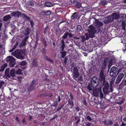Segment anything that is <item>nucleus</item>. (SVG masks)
Segmentation results:
<instances>
[{"instance_id":"5fc2aeb1","label":"nucleus","mask_w":126,"mask_h":126,"mask_svg":"<svg viewBox=\"0 0 126 126\" xmlns=\"http://www.w3.org/2000/svg\"><path fill=\"white\" fill-rule=\"evenodd\" d=\"M61 8H57L56 9V13H59L61 11Z\"/></svg>"},{"instance_id":"79ce46f5","label":"nucleus","mask_w":126,"mask_h":126,"mask_svg":"<svg viewBox=\"0 0 126 126\" xmlns=\"http://www.w3.org/2000/svg\"><path fill=\"white\" fill-rule=\"evenodd\" d=\"M4 82L3 81H1L0 82V88H3V86L4 84Z\"/></svg>"},{"instance_id":"9d476101","label":"nucleus","mask_w":126,"mask_h":126,"mask_svg":"<svg viewBox=\"0 0 126 126\" xmlns=\"http://www.w3.org/2000/svg\"><path fill=\"white\" fill-rule=\"evenodd\" d=\"M124 76V74L123 73H120L117 77L115 81V83L118 84L121 81Z\"/></svg>"},{"instance_id":"f704fd0d","label":"nucleus","mask_w":126,"mask_h":126,"mask_svg":"<svg viewBox=\"0 0 126 126\" xmlns=\"http://www.w3.org/2000/svg\"><path fill=\"white\" fill-rule=\"evenodd\" d=\"M22 70L20 69H18L17 70L16 72V74L18 75H22L23 73H22Z\"/></svg>"},{"instance_id":"0e129e2a","label":"nucleus","mask_w":126,"mask_h":126,"mask_svg":"<svg viewBox=\"0 0 126 126\" xmlns=\"http://www.w3.org/2000/svg\"><path fill=\"white\" fill-rule=\"evenodd\" d=\"M57 117V115H54L53 117L50 119V120H54Z\"/></svg>"},{"instance_id":"c756f323","label":"nucleus","mask_w":126,"mask_h":126,"mask_svg":"<svg viewBox=\"0 0 126 126\" xmlns=\"http://www.w3.org/2000/svg\"><path fill=\"white\" fill-rule=\"evenodd\" d=\"M76 31L78 32L80 31L82 29V27L80 25H78L76 27Z\"/></svg>"},{"instance_id":"338daca9","label":"nucleus","mask_w":126,"mask_h":126,"mask_svg":"<svg viewBox=\"0 0 126 126\" xmlns=\"http://www.w3.org/2000/svg\"><path fill=\"white\" fill-rule=\"evenodd\" d=\"M29 38V36H26L23 39V40L26 41Z\"/></svg>"},{"instance_id":"39448f33","label":"nucleus","mask_w":126,"mask_h":126,"mask_svg":"<svg viewBox=\"0 0 126 126\" xmlns=\"http://www.w3.org/2000/svg\"><path fill=\"white\" fill-rule=\"evenodd\" d=\"M119 73V72L117 68L113 66L112 67L110 71V75L112 77L115 78Z\"/></svg>"},{"instance_id":"7c9ffc66","label":"nucleus","mask_w":126,"mask_h":126,"mask_svg":"<svg viewBox=\"0 0 126 126\" xmlns=\"http://www.w3.org/2000/svg\"><path fill=\"white\" fill-rule=\"evenodd\" d=\"M44 13L45 15L47 16H49L51 14V11L49 10L45 11Z\"/></svg>"},{"instance_id":"69168bd1","label":"nucleus","mask_w":126,"mask_h":126,"mask_svg":"<svg viewBox=\"0 0 126 126\" xmlns=\"http://www.w3.org/2000/svg\"><path fill=\"white\" fill-rule=\"evenodd\" d=\"M123 83L122 82L119 85V88L120 89H122V88L123 87Z\"/></svg>"},{"instance_id":"1a4fd4ad","label":"nucleus","mask_w":126,"mask_h":126,"mask_svg":"<svg viewBox=\"0 0 126 126\" xmlns=\"http://www.w3.org/2000/svg\"><path fill=\"white\" fill-rule=\"evenodd\" d=\"M102 88L99 87V88H96L93 89V94L94 96L97 97L98 96L100 91H101Z\"/></svg>"},{"instance_id":"393cba45","label":"nucleus","mask_w":126,"mask_h":126,"mask_svg":"<svg viewBox=\"0 0 126 126\" xmlns=\"http://www.w3.org/2000/svg\"><path fill=\"white\" fill-rule=\"evenodd\" d=\"M61 55V57L62 58H64L66 55L67 53L66 51H62L60 52Z\"/></svg>"},{"instance_id":"a211bd4d","label":"nucleus","mask_w":126,"mask_h":126,"mask_svg":"<svg viewBox=\"0 0 126 126\" xmlns=\"http://www.w3.org/2000/svg\"><path fill=\"white\" fill-rule=\"evenodd\" d=\"M11 18L10 15H8L4 16L3 17V21L4 22L7 21Z\"/></svg>"},{"instance_id":"dca6fc26","label":"nucleus","mask_w":126,"mask_h":126,"mask_svg":"<svg viewBox=\"0 0 126 126\" xmlns=\"http://www.w3.org/2000/svg\"><path fill=\"white\" fill-rule=\"evenodd\" d=\"M68 103L67 105L69 108L70 109H72L74 106V102L73 101L68 100Z\"/></svg>"},{"instance_id":"0eeeda50","label":"nucleus","mask_w":126,"mask_h":126,"mask_svg":"<svg viewBox=\"0 0 126 126\" xmlns=\"http://www.w3.org/2000/svg\"><path fill=\"white\" fill-rule=\"evenodd\" d=\"M99 80L102 84L105 83L107 82L106 81L105 76L104 74V71L102 70H101L99 73Z\"/></svg>"},{"instance_id":"3c124183","label":"nucleus","mask_w":126,"mask_h":126,"mask_svg":"<svg viewBox=\"0 0 126 126\" xmlns=\"http://www.w3.org/2000/svg\"><path fill=\"white\" fill-rule=\"evenodd\" d=\"M108 2L106 0H103L101 2L102 4L103 5H105L106 4H107Z\"/></svg>"},{"instance_id":"c03bdc74","label":"nucleus","mask_w":126,"mask_h":126,"mask_svg":"<svg viewBox=\"0 0 126 126\" xmlns=\"http://www.w3.org/2000/svg\"><path fill=\"white\" fill-rule=\"evenodd\" d=\"M26 41L23 40L21 42V46L22 47L26 45Z\"/></svg>"},{"instance_id":"ddd939ff","label":"nucleus","mask_w":126,"mask_h":126,"mask_svg":"<svg viewBox=\"0 0 126 126\" xmlns=\"http://www.w3.org/2000/svg\"><path fill=\"white\" fill-rule=\"evenodd\" d=\"M97 86L96 85H95L92 82L89 83L87 86V88L90 91H92L94 88Z\"/></svg>"},{"instance_id":"4c0bfd02","label":"nucleus","mask_w":126,"mask_h":126,"mask_svg":"<svg viewBox=\"0 0 126 126\" xmlns=\"http://www.w3.org/2000/svg\"><path fill=\"white\" fill-rule=\"evenodd\" d=\"M34 88L31 85L29 86L28 87V91L29 92H31Z\"/></svg>"},{"instance_id":"c85d7f7f","label":"nucleus","mask_w":126,"mask_h":126,"mask_svg":"<svg viewBox=\"0 0 126 126\" xmlns=\"http://www.w3.org/2000/svg\"><path fill=\"white\" fill-rule=\"evenodd\" d=\"M68 34V32H67L65 33L63 36H62V40H64L65 39H66Z\"/></svg>"},{"instance_id":"412c9836","label":"nucleus","mask_w":126,"mask_h":126,"mask_svg":"<svg viewBox=\"0 0 126 126\" xmlns=\"http://www.w3.org/2000/svg\"><path fill=\"white\" fill-rule=\"evenodd\" d=\"M64 42V40H62L61 41V50L62 51H63L65 48V46Z\"/></svg>"},{"instance_id":"8fccbe9b","label":"nucleus","mask_w":126,"mask_h":126,"mask_svg":"<svg viewBox=\"0 0 126 126\" xmlns=\"http://www.w3.org/2000/svg\"><path fill=\"white\" fill-rule=\"evenodd\" d=\"M99 93L100 98H103L104 97V95L102 91V89L101 90V91H100Z\"/></svg>"},{"instance_id":"b1692460","label":"nucleus","mask_w":126,"mask_h":126,"mask_svg":"<svg viewBox=\"0 0 126 126\" xmlns=\"http://www.w3.org/2000/svg\"><path fill=\"white\" fill-rule=\"evenodd\" d=\"M78 14V13L77 12H76L73 13L70 17L71 19H73L76 17L77 18V17L78 16H77Z\"/></svg>"},{"instance_id":"6e6d98bb","label":"nucleus","mask_w":126,"mask_h":126,"mask_svg":"<svg viewBox=\"0 0 126 126\" xmlns=\"http://www.w3.org/2000/svg\"><path fill=\"white\" fill-rule=\"evenodd\" d=\"M125 99H123L121 100L120 101L118 102V104L120 105H121L124 103Z\"/></svg>"},{"instance_id":"e2e57ef3","label":"nucleus","mask_w":126,"mask_h":126,"mask_svg":"<svg viewBox=\"0 0 126 126\" xmlns=\"http://www.w3.org/2000/svg\"><path fill=\"white\" fill-rule=\"evenodd\" d=\"M68 35L69 36V38H70L71 37H72L73 36V34L71 33V32L69 33L68 32Z\"/></svg>"},{"instance_id":"603ef678","label":"nucleus","mask_w":126,"mask_h":126,"mask_svg":"<svg viewBox=\"0 0 126 126\" xmlns=\"http://www.w3.org/2000/svg\"><path fill=\"white\" fill-rule=\"evenodd\" d=\"M68 60V56L65 57L64 58V62L65 64H66L67 63V61Z\"/></svg>"},{"instance_id":"423d86ee","label":"nucleus","mask_w":126,"mask_h":126,"mask_svg":"<svg viewBox=\"0 0 126 126\" xmlns=\"http://www.w3.org/2000/svg\"><path fill=\"white\" fill-rule=\"evenodd\" d=\"M6 62L9 63L10 67H13L16 63L15 59L12 56H7L6 58Z\"/></svg>"},{"instance_id":"4468645a","label":"nucleus","mask_w":126,"mask_h":126,"mask_svg":"<svg viewBox=\"0 0 126 126\" xmlns=\"http://www.w3.org/2000/svg\"><path fill=\"white\" fill-rule=\"evenodd\" d=\"M109 58L108 57L105 58L104 60L103 65L102 66L103 68H104L107 65V64L109 63Z\"/></svg>"},{"instance_id":"13d9d810","label":"nucleus","mask_w":126,"mask_h":126,"mask_svg":"<svg viewBox=\"0 0 126 126\" xmlns=\"http://www.w3.org/2000/svg\"><path fill=\"white\" fill-rule=\"evenodd\" d=\"M108 125H111L113 124V122L112 121L108 120Z\"/></svg>"},{"instance_id":"774afa93","label":"nucleus","mask_w":126,"mask_h":126,"mask_svg":"<svg viewBox=\"0 0 126 126\" xmlns=\"http://www.w3.org/2000/svg\"><path fill=\"white\" fill-rule=\"evenodd\" d=\"M91 125V123H90L86 122L85 123V125L86 126H90Z\"/></svg>"},{"instance_id":"f3484780","label":"nucleus","mask_w":126,"mask_h":126,"mask_svg":"<svg viewBox=\"0 0 126 126\" xmlns=\"http://www.w3.org/2000/svg\"><path fill=\"white\" fill-rule=\"evenodd\" d=\"M97 79L98 78L97 77L94 76H93L91 79V82L93 83V84L96 85L97 86L98 84L97 82Z\"/></svg>"},{"instance_id":"bf43d9fd","label":"nucleus","mask_w":126,"mask_h":126,"mask_svg":"<svg viewBox=\"0 0 126 126\" xmlns=\"http://www.w3.org/2000/svg\"><path fill=\"white\" fill-rule=\"evenodd\" d=\"M80 108L79 106H77L75 108V110L77 112L78 111L80 110Z\"/></svg>"},{"instance_id":"9b49d317","label":"nucleus","mask_w":126,"mask_h":126,"mask_svg":"<svg viewBox=\"0 0 126 126\" xmlns=\"http://www.w3.org/2000/svg\"><path fill=\"white\" fill-rule=\"evenodd\" d=\"M73 70L74 72L73 73V77L75 78L78 77L79 74L77 68L76 67H74Z\"/></svg>"},{"instance_id":"473e14b6","label":"nucleus","mask_w":126,"mask_h":126,"mask_svg":"<svg viewBox=\"0 0 126 126\" xmlns=\"http://www.w3.org/2000/svg\"><path fill=\"white\" fill-rule=\"evenodd\" d=\"M121 25L122 29L124 30L125 31L126 26L125 22L123 21H122L121 23Z\"/></svg>"},{"instance_id":"7ed1b4c3","label":"nucleus","mask_w":126,"mask_h":126,"mask_svg":"<svg viewBox=\"0 0 126 126\" xmlns=\"http://www.w3.org/2000/svg\"><path fill=\"white\" fill-rule=\"evenodd\" d=\"M10 69L9 68H7L5 70V75L7 77L10 78L11 77L14 78L16 77L15 70L14 69H12L9 72Z\"/></svg>"},{"instance_id":"a19ab883","label":"nucleus","mask_w":126,"mask_h":126,"mask_svg":"<svg viewBox=\"0 0 126 126\" xmlns=\"http://www.w3.org/2000/svg\"><path fill=\"white\" fill-rule=\"evenodd\" d=\"M81 38L82 39L81 40V42H84L86 40V38H85L84 36H81Z\"/></svg>"},{"instance_id":"4d7b16f0","label":"nucleus","mask_w":126,"mask_h":126,"mask_svg":"<svg viewBox=\"0 0 126 126\" xmlns=\"http://www.w3.org/2000/svg\"><path fill=\"white\" fill-rule=\"evenodd\" d=\"M103 123L105 125H108V120L107 119L103 121Z\"/></svg>"},{"instance_id":"2eb2a0df","label":"nucleus","mask_w":126,"mask_h":126,"mask_svg":"<svg viewBox=\"0 0 126 126\" xmlns=\"http://www.w3.org/2000/svg\"><path fill=\"white\" fill-rule=\"evenodd\" d=\"M22 13L18 11H14L12 13H11V15L12 16H14L15 17H18Z\"/></svg>"},{"instance_id":"bb28decb","label":"nucleus","mask_w":126,"mask_h":126,"mask_svg":"<svg viewBox=\"0 0 126 126\" xmlns=\"http://www.w3.org/2000/svg\"><path fill=\"white\" fill-rule=\"evenodd\" d=\"M32 65L34 66H36L38 65V62L37 60L36 59L33 60L32 62Z\"/></svg>"},{"instance_id":"5701e85b","label":"nucleus","mask_w":126,"mask_h":126,"mask_svg":"<svg viewBox=\"0 0 126 126\" xmlns=\"http://www.w3.org/2000/svg\"><path fill=\"white\" fill-rule=\"evenodd\" d=\"M29 29L28 28H27L26 29H25L24 32V35H26L28 36L30 34Z\"/></svg>"},{"instance_id":"052dcab7","label":"nucleus","mask_w":126,"mask_h":126,"mask_svg":"<svg viewBox=\"0 0 126 126\" xmlns=\"http://www.w3.org/2000/svg\"><path fill=\"white\" fill-rule=\"evenodd\" d=\"M86 119L87 120H88L89 121H91L92 120V118L89 116H87Z\"/></svg>"},{"instance_id":"09e8293b","label":"nucleus","mask_w":126,"mask_h":126,"mask_svg":"<svg viewBox=\"0 0 126 126\" xmlns=\"http://www.w3.org/2000/svg\"><path fill=\"white\" fill-rule=\"evenodd\" d=\"M121 121L122 123L120 126H126V123H125V122L122 121V119H121Z\"/></svg>"},{"instance_id":"6ab92c4d","label":"nucleus","mask_w":126,"mask_h":126,"mask_svg":"<svg viewBox=\"0 0 126 126\" xmlns=\"http://www.w3.org/2000/svg\"><path fill=\"white\" fill-rule=\"evenodd\" d=\"M7 66V63H4L0 67V72H1L4 71L5 68Z\"/></svg>"},{"instance_id":"4be33fe9","label":"nucleus","mask_w":126,"mask_h":126,"mask_svg":"<svg viewBox=\"0 0 126 126\" xmlns=\"http://www.w3.org/2000/svg\"><path fill=\"white\" fill-rule=\"evenodd\" d=\"M68 94H69V98L68 99V100H70L72 101H73L74 100V97L73 94L72 93H70L68 92Z\"/></svg>"},{"instance_id":"49530a36","label":"nucleus","mask_w":126,"mask_h":126,"mask_svg":"<svg viewBox=\"0 0 126 126\" xmlns=\"http://www.w3.org/2000/svg\"><path fill=\"white\" fill-rule=\"evenodd\" d=\"M80 119H78V121L74 123V125L75 126H77L78 125L79 123L80 122Z\"/></svg>"},{"instance_id":"20e7f679","label":"nucleus","mask_w":126,"mask_h":126,"mask_svg":"<svg viewBox=\"0 0 126 126\" xmlns=\"http://www.w3.org/2000/svg\"><path fill=\"white\" fill-rule=\"evenodd\" d=\"M12 53L16 56V57L18 59H23L24 58V57L23 55V54H24V53L23 51L20 50H16L13 52Z\"/></svg>"},{"instance_id":"c9c22d12","label":"nucleus","mask_w":126,"mask_h":126,"mask_svg":"<svg viewBox=\"0 0 126 126\" xmlns=\"http://www.w3.org/2000/svg\"><path fill=\"white\" fill-rule=\"evenodd\" d=\"M27 4L28 5L33 6L34 5L33 2L30 0H29L27 1Z\"/></svg>"},{"instance_id":"cd10ccee","label":"nucleus","mask_w":126,"mask_h":126,"mask_svg":"<svg viewBox=\"0 0 126 126\" xmlns=\"http://www.w3.org/2000/svg\"><path fill=\"white\" fill-rule=\"evenodd\" d=\"M116 60L114 57H112L110 59L109 61V63H114L115 61Z\"/></svg>"},{"instance_id":"f257e3e1","label":"nucleus","mask_w":126,"mask_h":126,"mask_svg":"<svg viewBox=\"0 0 126 126\" xmlns=\"http://www.w3.org/2000/svg\"><path fill=\"white\" fill-rule=\"evenodd\" d=\"M89 34L86 33L85 34L86 40L90 38H93L94 36V35L95 33L100 34L102 36H104V34L103 30H102L99 28L96 30L95 28L92 26L89 31Z\"/></svg>"},{"instance_id":"58836bf2","label":"nucleus","mask_w":126,"mask_h":126,"mask_svg":"<svg viewBox=\"0 0 126 126\" xmlns=\"http://www.w3.org/2000/svg\"><path fill=\"white\" fill-rule=\"evenodd\" d=\"M23 17L24 19L26 20H28L30 21V17H28L25 14H23Z\"/></svg>"},{"instance_id":"864d4df0","label":"nucleus","mask_w":126,"mask_h":126,"mask_svg":"<svg viewBox=\"0 0 126 126\" xmlns=\"http://www.w3.org/2000/svg\"><path fill=\"white\" fill-rule=\"evenodd\" d=\"M45 57L46 59L49 61L50 62L52 63H53V60H51V59L50 58L48 57L47 56H46Z\"/></svg>"},{"instance_id":"f8f14e48","label":"nucleus","mask_w":126,"mask_h":126,"mask_svg":"<svg viewBox=\"0 0 126 126\" xmlns=\"http://www.w3.org/2000/svg\"><path fill=\"white\" fill-rule=\"evenodd\" d=\"M94 24H95L96 26L97 27L96 29L95 28L96 30L97 29V28H99H99L103 25V23L102 22L99 21L98 19L95 18Z\"/></svg>"},{"instance_id":"f03ea898","label":"nucleus","mask_w":126,"mask_h":126,"mask_svg":"<svg viewBox=\"0 0 126 126\" xmlns=\"http://www.w3.org/2000/svg\"><path fill=\"white\" fill-rule=\"evenodd\" d=\"M109 22L117 21L120 23L124 19L123 17H120L119 12L113 13L109 16L108 17Z\"/></svg>"},{"instance_id":"680f3d73","label":"nucleus","mask_w":126,"mask_h":126,"mask_svg":"<svg viewBox=\"0 0 126 126\" xmlns=\"http://www.w3.org/2000/svg\"><path fill=\"white\" fill-rule=\"evenodd\" d=\"M57 97L56 98V100H58V102H59L61 100V98L60 95H58L57 96Z\"/></svg>"},{"instance_id":"2f4dec72","label":"nucleus","mask_w":126,"mask_h":126,"mask_svg":"<svg viewBox=\"0 0 126 126\" xmlns=\"http://www.w3.org/2000/svg\"><path fill=\"white\" fill-rule=\"evenodd\" d=\"M36 85V81L35 80H33L32 81L31 85L34 88L35 87Z\"/></svg>"},{"instance_id":"a878e982","label":"nucleus","mask_w":126,"mask_h":126,"mask_svg":"<svg viewBox=\"0 0 126 126\" xmlns=\"http://www.w3.org/2000/svg\"><path fill=\"white\" fill-rule=\"evenodd\" d=\"M81 4L80 2L76 1L75 4V5L78 8H80L81 6Z\"/></svg>"},{"instance_id":"6e6552de","label":"nucleus","mask_w":126,"mask_h":126,"mask_svg":"<svg viewBox=\"0 0 126 126\" xmlns=\"http://www.w3.org/2000/svg\"><path fill=\"white\" fill-rule=\"evenodd\" d=\"M103 86L104 87L103 88V92L105 94L109 93L108 90L109 88V84L108 82H106L102 84Z\"/></svg>"},{"instance_id":"ea45409f","label":"nucleus","mask_w":126,"mask_h":126,"mask_svg":"<svg viewBox=\"0 0 126 126\" xmlns=\"http://www.w3.org/2000/svg\"><path fill=\"white\" fill-rule=\"evenodd\" d=\"M64 105H62L59 107L56 110V112L60 110L63 107Z\"/></svg>"},{"instance_id":"72a5a7b5","label":"nucleus","mask_w":126,"mask_h":126,"mask_svg":"<svg viewBox=\"0 0 126 126\" xmlns=\"http://www.w3.org/2000/svg\"><path fill=\"white\" fill-rule=\"evenodd\" d=\"M42 41L43 42L44 45V47L45 48H46L47 46V42L45 39L43 38H42Z\"/></svg>"},{"instance_id":"a18cd8bd","label":"nucleus","mask_w":126,"mask_h":126,"mask_svg":"<svg viewBox=\"0 0 126 126\" xmlns=\"http://www.w3.org/2000/svg\"><path fill=\"white\" fill-rule=\"evenodd\" d=\"M39 96L40 97L47 96H48V94L46 93H43L40 94Z\"/></svg>"},{"instance_id":"37998d69","label":"nucleus","mask_w":126,"mask_h":126,"mask_svg":"<svg viewBox=\"0 0 126 126\" xmlns=\"http://www.w3.org/2000/svg\"><path fill=\"white\" fill-rule=\"evenodd\" d=\"M58 105V102L56 101H54L53 103V104L52 106L56 107Z\"/></svg>"},{"instance_id":"aec40b11","label":"nucleus","mask_w":126,"mask_h":126,"mask_svg":"<svg viewBox=\"0 0 126 126\" xmlns=\"http://www.w3.org/2000/svg\"><path fill=\"white\" fill-rule=\"evenodd\" d=\"M27 63L25 61H23L20 62L18 65V66L21 67L22 66L25 65Z\"/></svg>"},{"instance_id":"e433bc0d","label":"nucleus","mask_w":126,"mask_h":126,"mask_svg":"<svg viewBox=\"0 0 126 126\" xmlns=\"http://www.w3.org/2000/svg\"><path fill=\"white\" fill-rule=\"evenodd\" d=\"M45 5L46 6L48 7H51L53 6L52 4L50 2H46L45 3Z\"/></svg>"},{"instance_id":"de8ad7c7","label":"nucleus","mask_w":126,"mask_h":126,"mask_svg":"<svg viewBox=\"0 0 126 126\" xmlns=\"http://www.w3.org/2000/svg\"><path fill=\"white\" fill-rule=\"evenodd\" d=\"M30 25L31 26V27L32 28L33 27V25H34V22L33 20L31 19L30 20Z\"/></svg>"}]
</instances>
